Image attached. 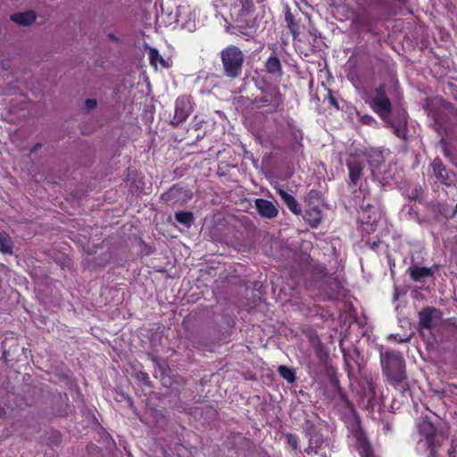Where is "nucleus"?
<instances>
[{"mask_svg": "<svg viewBox=\"0 0 457 457\" xmlns=\"http://www.w3.org/2000/svg\"><path fill=\"white\" fill-rule=\"evenodd\" d=\"M256 208L259 213L266 218H273L278 215V210L274 204L265 199H257L255 201Z\"/></svg>", "mask_w": 457, "mask_h": 457, "instance_id": "obj_10", "label": "nucleus"}, {"mask_svg": "<svg viewBox=\"0 0 457 457\" xmlns=\"http://www.w3.org/2000/svg\"><path fill=\"white\" fill-rule=\"evenodd\" d=\"M288 209L295 214H300L301 213V207L296 201V199L293 196L291 197L288 202L285 203Z\"/></svg>", "mask_w": 457, "mask_h": 457, "instance_id": "obj_21", "label": "nucleus"}, {"mask_svg": "<svg viewBox=\"0 0 457 457\" xmlns=\"http://www.w3.org/2000/svg\"><path fill=\"white\" fill-rule=\"evenodd\" d=\"M316 448H318V440H314L313 438L311 439V446L309 450L307 451L308 454H312L313 452L315 454L318 453Z\"/></svg>", "mask_w": 457, "mask_h": 457, "instance_id": "obj_27", "label": "nucleus"}, {"mask_svg": "<svg viewBox=\"0 0 457 457\" xmlns=\"http://www.w3.org/2000/svg\"><path fill=\"white\" fill-rule=\"evenodd\" d=\"M11 19L12 21L20 25L29 26L35 21L36 14L33 11H29L26 12H19L12 14Z\"/></svg>", "mask_w": 457, "mask_h": 457, "instance_id": "obj_13", "label": "nucleus"}, {"mask_svg": "<svg viewBox=\"0 0 457 457\" xmlns=\"http://www.w3.org/2000/svg\"><path fill=\"white\" fill-rule=\"evenodd\" d=\"M0 251L4 253L11 254L12 253V243L9 235L5 232H0Z\"/></svg>", "mask_w": 457, "mask_h": 457, "instance_id": "obj_17", "label": "nucleus"}, {"mask_svg": "<svg viewBox=\"0 0 457 457\" xmlns=\"http://www.w3.org/2000/svg\"><path fill=\"white\" fill-rule=\"evenodd\" d=\"M286 21H287V26H288L289 29L291 30L293 36L295 37L298 34L297 27L295 24V22L293 21V16L290 12L286 13Z\"/></svg>", "mask_w": 457, "mask_h": 457, "instance_id": "obj_22", "label": "nucleus"}, {"mask_svg": "<svg viewBox=\"0 0 457 457\" xmlns=\"http://www.w3.org/2000/svg\"><path fill=\"white\" fill-rule=\"evenodd\" d=\"M303 218L312 227H317L322 219V215L318 208L312 207L305 210Z\"/></svg>", "mask_w": 457, "mask_h": 457, "instance_id": "obj_14", "label": "nucleus"}, {"mask_svg": "<svg viewBox=\"0 0 457 457\" xmlns=\"http://www.w3.org/2000/svg\"><path fill=\"white\" fill-rule=\"evenodd\" d=\"M362 192L363 199L361 203H360L361 212L360 213L359 219L370 226V230H373V226L378 220V208L370 202L368 197V193L365 192V188L361 186V193Z\"/></svg>", "mask_w": 457, "mask_h": 457, "instance_id": "obj_6", "label": "nucleus"}, {"mask_svg": "<svg viewBox=\"0 0 457 457\" xmlns=\"http://www.w3.org/2000/svg\"><path fill=\"white\" fill-rule=\"evenodd\" d=\"M220 54L225 74L230 78L239 76L244 62L241 50L235 46H230L222 50Z\"/></svg>", "mask_w": 457, "mask_h": 457, "instance_id": "obj_4", "label": "nucleus"}, {"mask_svg": "<svg viewBox=\"0 0 457 457\" xmlns=\"http://www.w3.org/2000/svg\"><path fill=\"white\" fill-rule=\"evenodd\" d=\"M276 191L278 194V195L281 197V199L284 201V203L288 202V200L293 197L289 193H287L286 190H284L282 187H276Z\"/></svg>", "mask_w": 457, "mask_h": 457, "instance_id": "obj_24", "label": "nucleus"}, {"mask_svg": "<svg viewBox=\"0 0 457 457\" xmlns=\"http://www.w3.org/2000/svg\"><path fill=\"white\" fill-rule=\"evenodd\" d=\"M448 392L453 395H457V385L452 384L448 386Z\"/></svg>", "mask_w": 457, "mask_h": 457, "instance_id": "obj_29", "label": "nucleus"}, {"mask_svg": "<svg viewBox=\"0 0 457 457\" xmlns=\"http://www.w3.org/2000/svg\"><path fill=\"white\" fill-rule=\"evenodd\" d=\"M193 111L192 103L189 97H179L175 104L174 122L180 124L184 122Z\"/></svg>", "mask_w": 457, "mask_h": 457, "instance_id": "obj_8", "label": "nucleus"}, {"mask_svg": "<svg viewBox=\"0 0 457 457\" xmlns=\"http://www.w3.org/2000/svg\"><path fill=\"white\" fill-rule=\"evenodd\" d=\"M383 162V154L378 150H372L369 153L350 156L347 162L350 181L353 184L357 183L363 175V170L366 167L367 162L370 164L372 176H377L378 169Z\"/></svg>", "mask_w": 457, "mask_h": 457, "instance_id": "obj_2", "label": "nucleus"}, {"mask_svg": "<svg viewBox=\"0 0 457 457\" xmlns=\"http://www.w3.org/2000/svg\"><path fill=\"white\" fill-rule=\"evenodd\" d=\"M420 432L425 436L427 444L430 448V457H443L440 453L435 449V441L439 438V436L436 433V428L434 425L424 420L422 422L419 424Z\"/></svg>", "mask_w": 457, "mask_h": 457, "instance_id": "obj_7", "label": "nucleus"}, {"mask_svg": "<svg viewBox=\"0 0 457 457\" xmlns=\"http://www.w3.org/2000/svg\"><path fill=\"white\" fill-rule=\"evenodd\" d=\"M432 168L435 176L437 179L444 184H450L452 180L449 179L448 172L443 166L440 160L435 159L432 162Z\"/></svg>", "mask_w": 457, "mask_h": 457, "instance_id": "obj_11", "label": "nucleus"}, {"mask_svg": "<svg viewBox=\"0 0 457 457\" xmlns=\"http://www.w3.org/2000/svg\"><path fill=\"white\" fill-rule=\"evenodd\" d=\"M97 105L96 100L95 99H87L85 103V107L87 111H91L95 109Z\"/></svg>", "mask_w": 457, "mask_h": 457, "instance_id": "obj_26", "label": "nucleus"}, {"mask_svg": "<svg viewBox=\"0 0 457 457\" xmlns=\"http://www.w3.org/2000/svg\"><path fill=\"white\" fill-rule=\"evenodd\" d=\"M435 449L437 451V453H440L443 457H455V448L453 446L448 447L447 444L440 442V438L435 441Z\"/></svg>", "mask_w": 457, "mask_h": 457, "instance_id": "obj_16", "label": "nucleus"}, {"mask_svg": "<svg viewBox=\"0 0 457 457\" xmlns=\"http://www.w3.org/2000/svg\"><path fill=\"white\" fill-rule=\"evenodd\" d=\"M380 360L383 370L390 383L395 387L401 386L406 378L402 355L389 349L381 350Z\"/></svg>", "mask_w": 457, "mask_h": 457, "instance_id": "obj_3", "label": "nucleus"}, {"mask_svg": "<svg viewBox=\"0 0 457 457\" xmlns=\"http://www.w3.org/2000/svg\"><path fill=\"white\" fill-rule=\"evenodd\" d=\"M436 267L433 268H426V267H419L414 266L412 268H410V273L411 277L414 280H421L424 278L429 277L433 275V270Z\"/></svg>", "mask_w": 457, "mask_h": 457, "instance_id": "obj_15", "label": "nucleus"}, {"mask_svg": "<svg viewBox=\"0 0 457 457\" xmlns=\"http://www.w3.org/2000/svg\"><path fill=\"white\" fill-rule=\"evenodd\" d=\"M224 5L229 8L231 18L239 22L246 21L254 10L253 0H226Z\"/></svg>", "mask_w": 457, "mask_h": 457, "instance_id": "obj_5", "label": "nucleus"}, {"mask_svg": "<svg viewBox=\"0 0 457 457\" xmlns=\"http://www.w3.org/2000/svg\"><path fill=\"white\" fill-rule=\"evenodd\" d=\"M175 219L178 222L188 226L193 221V214L187 212H179L175 213Z\"/></svg>", "mask_w": 457, "mask_h": 457, "instance_id": "obj_20", "label": "nucleus"}, {"mask_svg": "<svg viewBox=\"0 0 457 457\" xmlns=\"http://www.w3.org/2000/svg\"><path fill=\"white\" fill-rule=\"evenodd\" d=\"M278 373L284 379H286L289 383H293L295 380V371L292 369L287 368V366H279Z\"/></svg>", "mask_w": 457, "mask_h": 457, "instance_id": "obj_19", "label": "nucleus"}, {"mask_svg": "<svg viewBox=\"0 0 457 457\" xmlns=\"http://www.w3.org/2000/svg\"><path fill=\"white\" fill-rule=\"evenodd\" d=\"M441 320V312L436 308H426L420 312V325L425 328L436 326Z\"/></svg>", "mask_w": 457, "mask_h": 457, "instance_id": "obj_9", "label": "nucleus"}, {"mask_svg": "<svg viewBox=\"0 0 457 457\" xmlns=\"http://www.w3.org/2000/svg\"><path fill=\"white\" fill-rule=\"evenodd\" d=\"M361 120L364 124H370V123L375 121L374 119L371 116H370V115H363V116H361Z\"/></svg>", "mask_w": 457, "mask_h": 457, "instance_id": "obj_28", "label": "nucleus"}, {"mask_svg": "<svg viewBox=\"0 0 457 457\" xmlns=\"http://www.w3.org/2000/svg\"><path fill=\"white\" fill-rule=\"evenodd\" d=\"M287 443L292 447L293 450L297 448V439L294 435H287Z\"/></svg>", "mask_w": 457, "mask_h": 457, "instance_id": "obj_25", "label": "nucleus"}, {"mask_svg": "<svg viewBox=\"0 0 457 457\" xmlns=\"http://www.w3.org/2000/svg\"><path fill=\"white\" fill-rule=\"evenodd\" d=\"M330 104L335 105L337 108H338L335 99L333 97H329Z\"/></svg>", "mask_w": 457, "mask_h": 457, "instance_id": "obj_30", "label": "nucleus"}, {"mask_svg": "<svg viewBox=\"0 0 457 457\" xmlns=\"http://www.w3.org/2000/svg\"><path fill=\"white\" fill-rule=\"evenodd\" d=\"M266 70L272 74H278L281 71L280 61L276 56H270L266 62Z\"/></svg>", "mask_w": 457, "mask_h": 457, "instance_id": "obj_18", "label": "nucleus"}, {"mask_svg": "<svg viewBox=\"0 0 457 457\" xmlns=\"http://www.w3.org/2000/svg\"><path fill=\"white\" fill-rule=\"evenodd\" d=\"M148 57L151 65L155 69H157L159 66L162 68L170 67L169 60H165L155 48H149Z\"/></svg>", "mask_w": 457, "mask_h": 457, "instance_id": "obj_12", "label": "nucleus"}, {"mask_svg": "<svg viewBox=\"0 0 457 457\" xmlns=\"http://www.w3.org/2000/svg\"><path fill=\"white\" fill-rule=\"evenodd\" d=\"M360 453L362 457H372L370 447L367 443H361Z\"/></svg>", "mask_w": 457, "mask_h": 457, "instance_id": "obj_23", "label": "nucleus"}, {"mask_svg": "<svg viewBox=\"0 0 457 457\" xmlns=\"http://www.w3.org/2000/svg\"><path fill=\"white\" fill-rule=\"evenodd\" d=\"M366 102L394 129L397 137H403L405 136L406 112L403 110H399L396 112V120H391L392 106L390 100L386 96L385 86L380 85L374 91L370 92L367 95Z\"/></svg>", "mask_w": 457, "mask_h": 457, "instance_id": "obj_1", "label": "nucleus"}]
</instances>
